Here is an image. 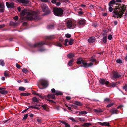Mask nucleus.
I'll return each mask as SVG.
<instances>
[{"mask_svg": "<svg viewBox=\"0 0 127 127\" xmlns=\"http://www.w3.org/2000/svg\"><path fill=\"white\" fill-rule=\"evenodd\" d=\"M77 63L78 64H80L82 63L83 65H81V67L83 66L85 68H87L90 67L93 65V63H89L88 64V63L85 62V61L82 58H78L77 59Z\"/></svg>", "mask_w": 127, "mask_h": 127, "instance_id": "obj_5", "label": "nucleus"}, {"mask_svg": "<svg viewBox=\"0 0 127 127\" xmlns=\"http://www.w3.org/2000/svg\"><path fill=\"white\" fill-rule=\"evenodd\" d=\"M32 100L33 101L35 102H39V100H38L35 97H34L32 98Z\"/></svg>", "mask_w": 127, "mask_h": 127, "instance_id": "obj_31", "label": "nucleus"}, {"mask_svg": "<svg viewBox=\"0 0 127 127\" xmlns=\"http://www.w3.org/2000/svg\"><path fill=\"white\" fill-rule=\"evenodd\" d=\"M48 101H49L50 103H55V102L53 100H50V99H48Z\"/></svg>", "mask_w": 127, "mask_h": 127, "instance_id": "obj_60", "label": "nucleus"}, {"mask_svg": "<svg viewBox=\"0 0 127 127\" xmlns=\"http://www.w3.org/2000/svg\"><path fill=\"white\" fill-rule=\"evenodd\" d=\"M113 10L111 6H109V11L110 12H112Z\"/></svg>", "mask_w": 127, "mask_h": 127, "instance_id": "obj_54", "label": "nucleus"}, {"mask_svg": "<svg viewBox=\"0 0 127 127\" xmlns=\"http://www.w3.org/2000/svg\"><path fill=\"white\" fill-rule=\"evenodd\" d=\"M4 76L5 77H7L9 76V74L7 73V71H5L4 73Z\"/></svg>", "mask_w": 127, "mask_h": 127, "instance_id": "obj_51", "label": "nucleus"}, {"mask_svg": "<svg viewBox=\"0 0 127 127\" xmlns=\"http://www.w3.org/2000/svg\"><path fill=\"white\" fill-rule=\"evenodd\" d=\"M121 76L120 75L116 72L114 73L113 74V77L115 78H119L121 77Z\"/></svg>", "mask_w": 127, "mask_h": 127, "instance_id": "obj_21", "label": "nucleus"}, {"mask_svg": "<svg viewBox=\"0 0 127 127\" xmlns=\"http://www.w3.org/2000/svg\"><path fill=\"white\" fill-rule=\"evenodd\" d=\"M110 100L108 98H105L104 99V102L105 103H106V102H110Z\"/></svg>", "mask_w": 127, "mask_h": 127, "instance_id": "obj_36", "label": "nucleus"}, {"mask_svg": "<svg viewBox=\"0 0 127 127\" xmlns=\"http://www.w3.org/2000/svg\"><path fill=\"white\" fill-rule=\"evenodd\" d=\"M4 10V8H1V9H0V13H2L3 12Z\"/></svg>", "mask_w": 127, "mask_h": 127, "instance_id": "obj_53", "label": "nucleus"}, {"mask_svg": "<svg viewBox=\"0 0 127 127\" xmlns=\"http://www.w3.org/2000/svg\"><path fill=\"white\" fill-rule=\"evenodd\" d=\"M68 42V40L67 39H66L65 40V43L64 45L65 46H67V43Z\"/></svg>", "mask_w": 127, "mask_h": 127, "instance_id": "obj_47", "label": "nucleus"}, {"mask_svg": "<svg viewBox=\"0 0 127 127\" xmlns=\"http://www.w3.org/2000/svg\"><path fill=\"white\" fill-rule=\"evenodd\" d=\"M50 44L49 42L46 41L37 42L34 44H30V46L32 48L38 47L39 48L38 50V51L42 52L46 50V49L43 46L44 45H46L50 46Z\"/></svg>", "mask_w": 127, "mask_h": 127, "instance_id": "obj_3", "label": "nucleus"}, {"mask_svg": "<svg viewBox=\"0 0 127 127\" xmlns=\"http://www.w3.org/2000/svg\"><path fill=\"white\" fill-rule=\"evenodd\" d=\"M54 27V26L53 25H48L47 27V28L48 29H53Z\"/></svg>", "mask_w": 127, "mask_h": 127, "instance_id": "obj_35", "label": "nucleus"}, {"mask_svg": "<svg viewBox=\"0 0 127 127\" xmlns=\"http://www.w3.org/2000/svg\"><path fill=\"white\" fill-rule=\"evenodd\" d=\"M100 83L102 85H107L109 83V82L106 80V79H104L100 78L99 80Z\"/></svg>", "mask_w": 127, "mask_h": 127, "instance_id": "obj_11", "label": "nucleus"}, {"mask_svg": "<svg viewBox=\"0 0 127 127\" xmlns=\"http://www.w3.org/2000/svg\"><path fill=\"white\" fill-rule=\"evenodd\" d=\"M118 6L114 9L113 12V17H117V18H121L124 14V12L126 10V7L124 4H116Z\"/></svg>", "mask_w": 127, "mask_h": 127, "instance_id": "obj_2", "label": "nucleus"}, {"mask_svg": "<svg viewBox=\"0 0 127 127\" xmlns=\"http://www.w3.org/2000/svg\"><path fill=\"white\" fill-rule=\"evenodd\" d=\"M35 108V109H38V110H39L40 109V108L39 107H36V105H35L33 106H29V107L28 108V109L29 108Z\"/></svg>", "mask_w": 127, "mask_h": 127, "instance_id": "obj_33", "label": "nucleus"}, {"mask_svg": "<svg viewBox=\"0 0 127 127\" xmlns=\"http://www.w3.org/2000/svg\"><path fill=\"white\" fill-rule=\"evenodd\" d=\"M47 97L48 98H51L52 99H54L55 98V94H48Z\"/></svg>", "mask_w": 127, "mask_h": 127, "instance_id": "obj_15", "label": "nucleus"}, {"mask_svg": "<svg viewBox=\"0 0 127 127\" xmlns=\"http://www.w3.org/2000/svg\"><path fill=\"white\" fill-rule=\"evenodd\" d=\"M41 106L45 110L47 111H49V109L47 105L46 104H44V105H41Z\"/></svg>", "mask_w": 127, "mask_h": 127, "instance_id": "obj_18", "label": "nucleus"}, {"mask_svg": "<svg viewBox=\"0 0 127 127\" xmlns=\"http://www.w3.org/2000/svg\"><path fill=\"white\" fill-rule=\"evenodd\" d=\"M90 61L92 62H95L96 61V60L95 59L91 58L90 59Z\"/></svg>", "mask_w": 127, "mask_h": 127, "instance_id": "obj_59", "label": "nucleus"}, {"mask_svg": "<svg viewBox=\"0 0 127 127\" xmlns=\"http://www.w3.org/2000/svg\"><path fill=\"white\" fill-rule=\"evenodd\" d=\"M55 95H56L57 96L62 95H63V94L60 91H56V93Z\"/></svg>", "mask_w": 127, "mask_h": 127, "instance_id": "obj_22", "label": "nucleus"}, {"mask_svg": "<svg viewBox=\"0 0 127 127\" xmlns=\"http://www.w3.org/2000/svg\"><path fill=\"white\" fill-rule=\"evenodd\" d=\"M66 25L68 28H70L71 27L73 28L75 27L76 24L74 23L71 20H68L66 24Z\"/></svg>", "mask_w": 127, "mask_h": 127, "instance_id": "obj_9", "label": "nucleus"}, {"mask_svg": "<svg viewBox=\"0 0 127 127\" xmlns=\"http://www.w3.org/2000/svg\"><path fill=\"white\" fill-rule=\"evenodd\" d=\"M66 99L68 100H70L71 99V97L69 96H66Z\"/></svg>", "mask_w": 127, "mask_h": 127, "instance_id": "obj_62", "label": "nucleus"}, {"mask_svg": "<svg viewBox=\"0 0 127 127\" xmlns=\"http://www.w3.org/2000/svg\"><path fill=\"white\" fill-rule=\"evenodd\" d=\"M78 119L79 120L83 122L85 121V119L83 118H79Z\"/></svg>", "mask_w": 127, "mask_h": 127, "instance_id": "obj_48", "label": "nucleus"}, {"mask_svg": "<svg viewBox=\"0 0 127 127\" xmlns=\"http://www.w3.org/2000/svg\"><path fill=\"white\" fill-rule=\"evenodd\" d=\"M116 62L120 64L122 63V60L120 59H118L116 60Z\"/></svg>", "mask_w": 127, "mask_h": 127, "instance_id": "obj_50", "label": "nucleus"}, {"mask_svg": "<svg viewBox=\"0 0 127 127\" xmlns=\"http://www.w3.org/2000/svg\"><path fill=\"white\" fill-rule=\"evenodd\" d=\"M39 84L38 86L39 89H42L46 88L48 85V81L45 79H42L39 81Z\"/></svg>", "mask_w": 127, "mask_h": 127, "instance_id": "obj_6", "label": "nucleus"}, {"mask_svg": "<svg viewBox=\"0 0 127 127\" xmlns=\"http://www.w3.org/2000/svg\"><path fill=\"white\" fill-rule=\"evenodd\" d=\"M0 65L2 66H3L5 65V63L4 61L2 60H0Z\"/></svg>", "mask_w": 127, "mask_h": 127, "instance_id": "obj_29", "label": "nucleus"}, {"mask_svg": "<svg viewBox=\"0 0 127 127\" xmlns=\"http://www.w3.org/2000/svg\"><path fill=\"white\" fill-rule=\"evenodd\" d=\"M10 24L11 25L15 26L17 25V24L15 23L12 22L10 23Z\"/></svg>", "mask_w": 127, "mask_h": 127, "instance_id": "obj_49", "label": "nucleus"}, {"mask_svg": "<svg viewBox=\"0 0 127 127\" xmlns=\"http://www.w3.org/2000/svg\"><path fill=\"white\" fill-rule=\"evenodd\" d=\"M51 92L53 94L55 93H56V91L54 88L52 89L51 90Z\"/></svg>", "mask_w": 127, "mask_h": 127, "instance_id": "obj_45", "label": "nucleus"}, {"mask_svg": "<svg viewBox=\"0 0 127 127\" xmlns=\"http://www.w3.org/2000/svg\"><path fill=\"white\" fill-rule=\"evenodd\" d=\"M123 89L125 90L127 92V84H126L123 87Z\"/></svg>", "mask_w": 127, "mask_h": 127, "instance_id": "obj_40", "label": "nucleus"}, {"mask_svg": "<svg viewBox=\"0 0 127 127\" xmlns=\"http://www.w3.org/2000/svg\"><path fill=\"white\" fill-rule=\"evenodd\" d=\"M112 38V36L110 34L108 35V39L109 40H111Z\"/></svg>", "mask_w": 127, "mask_h": 127, "instance_id": "obj_57", "label": "nucleus"}, {"mask_svg": "<svg viewBox=\"0 0 127 127\" xmlns=\"http://www.w3.org/2000/svg\"><path fill=\"white\" fill-rule=\"evenodd\" d=\"M114 104V103H110L109 104L107 105L106 107L108 108L112 106Z\"/></svg>", "mask_w": 127, "mask_h": 127, "instance_id": "obj_44", "label": "nucleus"}, {"mask_svg": "<svg viewBox=\"0 0 127 127\" xmlns=\"http://www.w3.org/2000/svg\"><path fill=\"white\" fill-rule=\"evenodd\" d=\"M86 21L84 19H81L79 21V24L82 25H85Z\"/></svg>", "mask_w": 127, "mask_h": 127, "instance_id": "obj_20", "label": "nucleus"}, {"mask_svg": "<svg viewBox=\"0 0 127 127\" xmlns=\"http://www.w3.org/2000/svg\"><path fill=\"white\" fill-rule=\"evenodd\" d=\"M22 71L23 73H26L28 72V70L25 68H24L22 70Z\"/></svg>", "mask_w": 127, "mask_h": 127, "instance_id": "obj_43", "label": "nucleus"}, {"mask_svg": "<svg viewBox=\"0 0 127 127\" xmlns=\"http://www.w3.org/2000/svg\"><path fill=\"white\" fill-rule=\"evenodd\" d=\"M16 67H17L18 69L20 68V65L18 64H16Z\"/></svg>", "mask_w": 127, "mask_h": 127, "instance_id": "obj_55", "label": "nucleus"}, {"mask_svg": "<svg viewBox=\"0 0 127 127\" xmlns=\"http://www.w3.org/2000/svg\"><path fill=\"white\" fill-rule=\"evenodd\" d=\"M98 123L100 124V125L103 126H110V124L109 123L107 122H105L103 123H101V122H98Z\"/></svg>", "mask_w": 127, "mask_h": 127, "instance_id": "obj_13", "label": "nucleus"}, {"mask_svg": "<svg viewBox=\"0 0 127 127\" xmlns=\"http://www.w3.org/2000/svg\"><path fill=\"white\" fill-rule=\"evenodd\" d=\"M110 112L111 113V114H117L118 113V110L115 108H113L111 109L110 111Z\"/></svg>", "mask_w": 127, "mask_h": 127, "instance_id": "obj_14", "label": "nucleus"}, {"mask_svg": "<svg viewBox=\"0 0 127 127\" xmlns=\"http://www.w3.org/2000/svg\"><path fill=\"white\" fill-rule=\"evenodd\" d=\"M56 45L60 47H61L62 46V44L58 42L56 43Z\"/></svg>", "mask_w": 127, "mask_h": 127, "instance_id": "obj_42", "label": "nucleus"}, {"mask_svg": "<svg viewBox=\"0 0 127 127\" xmlns=\"http://www.w3.org/2000/svg\"><path fill=\"white\" fill-rule=\"evenodd\" d=\"M18 17L17 16H15L14 18L13 19L16 21H17L18 20Z\"/></svg>", "mask_w": 127, "mask_h": 127, "instance_id": "obj_61", "label": "nucleus"}, {"mask_svg": "<svg viewBox=\"0 0 127 127\" xmlns=\"http://www.w3.org/2000/svg\"><path fill=\"white\" fill-rule=\"evenodd\" d=\"M4 8V5L1 3H0V8Z\"/></svg>", "mask_w": 127, "mask_h": 127, "instance_id": "obj_52", "label": "nucleus"}, {"mask_svg": "<svg viewBox=\"0 0 127 127\" xmlns=\"http://www.w3.org/2000/svg\"><path fill=\"white\" fill-rule=\"evenodd\" d=\"M65 36L66 37L68 38H70L71 37V35L70 34L68 33L66 34Z\"/></svg>", "mask_w": 127, "mask_h": 127, "instance_id": "obj_46", "label": "nucleus"}, {"mask_svg": "<svg viewBox=\"0 0 127 127\" xmlns=\"http://www.w3.org/2000/svg\"><path fill=\"white\" fill-rule=\"evenodd\" d=\"M73 41L74 40L73 39H71L69 41V44L70 45H72Z\"/></svg>", "mask_w": 127, "mask_h": 127, "instance_id": "obj_41", "label": "nucleus"}, {"mask_svg": "<svg viewBox=\"0 0 127 127\" xmlns=\"http://www.w3.org/2000/svg\"><path fill=\"white\" fill-rule=\"evenodd\" d=\"M63 10L61 8L54 7L53 8V12L55 15L57 16H61L63 13Z\"/></svg>", "mask_w": 127, "mask_h": 127, "instance_id": "obj_7", "label": "nucleus"}, {"mask_svg": "<svg viewBox=\"0 0 127 127\" xmlns=\"http://www.w3.org/2000/svg\"><path fill=\"white\" fill-rule=\"evenodd\" d=\"M74 104L76 105L79 106H81L82 105V104L81 103L77 101L75 102Z\"/></svg>", "mask_w": 127, "mask_h": 127, "instance_id": "obj_30", "label": "nucleus"}, {"mask_svg": "<svg viewBox=\"0 0 127 127\" xmlns=\"http://www.w3.org/2000/svg\"><path fill=\"white\" fill-rule=\"evenodd\" d=\"M107 86L110 87H114L116 86L115 84H114V82H112L111 83L109 84Z\"/></svg>", "mask_w": 127, "mask_h": 127, "instance_id": "obj_27", "label": "nucleus"}, {"mask_svg": "<svg viewBox=\"0 0 127 127\" xmlns=\"http://www.w3.org/2000/svg\"><path fill=\"white\" fill-rule=\"evenodd\" d=\"M5 26V25L4 24L0 25V29L3 28Z\"/></svg>", "mask_w": 127, "mask_h": 127, "instance_id": "obj_63", "label": "nucleus"}, {"mask_svg": "<svg viewBox=\"0 0 127 127\" xmlns=\"http://www.w3.org/2000/svg\"><path fill=\"white\" fill-rule=\"evenodd\" d=\"M91 125V123H84L82 125V126H83L88 127L89 126Z\"/></svg>", "mask_w": 127, "mask_h": 127, "instance_id": "obj_32", "label": "nucleus"}, {"mask_svg": "<svg viewBox=\"0 0 127 127\" xmlns=\"http://www.w3.org/2000/svg\"><path fill=\"white\" fill-rule=\"evenodd\" d=\"M96 40L95 38L92 37L90 38L88 40V41L89 43H92L94 42Z\"/></svg>", "mask_w": 127, "mask_h": 127, "instance_id": "obj_16", "label": "nucleus"}, {"mask_svg": "<svg viewBox=\"0 0 127 127\" xmlns=\"http://www.w3.org/2000/svg\"><path fill=\"white\" fill-rule=\"evenodd\" d=\"M28 114H27L24 115L22 119L23 120H25L27 118L28 116Z\"/></svg>", "mask_w": 127, "mask_h": 127, "instance_id": "obj_38", "label": "nucleus"}, {"mask_svg": "<svg viewBox=\"0 0 127 127\" xmlns=\"http://www.w3.org/2000/svg\"><path fill=\"white\" fill-rule=\"evenodd\" d=\"M74 60L73 59H72L70 60L68 62V65L69 66L72 65V64L73 63Z\"/></svg>", "mask_w": 127, "mask_h": 127, "instance_id": "obj_28", "label": "nucleus"}, {"mask_svg": "<svg viewBox=\"0 0 127 127\" xmlns=\"http://www.w3.org/2000/svg\"><path fill=\"white\" fill-rule=\"evenodd\" d=\"M41 6L43 11L45 12L43 15H46L51 13L50 10L48 9L46 4H42L41 5Z\"/></svg>", "mask_w": 127, "mask_h": 127, "instance_id": "obj_8", "label": "nucleus"}, {"mask_svg": "<svg viewBox=\"0 0 127 127\" xmlns=\"http://www.w3.org/2000/svg\"><path fill=\"white\" fill-rule=\"evenodd\" d=\"M103 109L100 108L94 109V111L95 112L98 113L102 112H103Z\"/></svg>", "mask_w": 127, "mask_h": 127, "instance_id": "obj_17", "label": "nucleus"}, {"mask_svg": "<svg viewBox=\"0 0 127 127\" xmlns=\"http://www.w3.org/2000/svg\"><path fill=\"white\" fill-rule=\"evenodd\" d=\"M59 122L61 123H62L63 124H64V125H65V123H66V122H65L64 121H61V120H59Z\"/></svg>", "mask_w": 127, "mask_h": 127, "instance_id": "obj_64", "label": "nucleus"}, {"mask_svg": "<svg viewBox=\"0 0 127 127\" xmlns=\"http://www.w3.org/2000/svg\"><path fill=\"white\" fill-rule=\"evenodd\" d=\"M55 38L54 35H50L46 37V39L51 40Z\"/></svg>", "mask_w": 127, "mask_h": 127, "instance_id": "obj_19", "label": "nucleus"}, {"mask_svg": "<svg viewBox=\"0 0 127 127\" xmlns=\"http://www.w3.org/2000/svg\"><path fill=\"white\" fill-rule=\"evenodd\" d=\"M19 90L21 91H24L25 90V88L23 87H20L19 88Z\"/></svg>", "mask_w": 127, "mask_h": 127, "instance_id": "obj_39", "label": "nucleus"}, {"mask_svg": "<svg viewBox=\"0 0 127 127\" xmlns=\"http://www.w3.org/2000/svg\"><path fill=\"white\" fill-rule=\"evenodd\" d=\"M88 112L85 111H81L79 112V114L80 115H82L84 114H87Z\"/></svg>", "mask_w": 127, "mask_h": 127, "instance_id": "obj_37", "label": "nucleus"}, {"mask_svg": "<svg viewBox=\"0 0 127 127\" xmlns=\"http://www.w3.org/2000/svg\"><path fill=\"white\" fill-rule=\"evenodd\" d=\"M65 125V126L64 127H70V126L69 124H68L67 123H66L64 125Z\"/></svg>", "mask_w": 127, "mask_h": 127, "instance_id": "obj_56", "label": "nucleus"}, {"mask_svg": "<svg viewBox=\"0 0 127 127\" xmlns=\"http://www.w3.org/2000/svg\"><path fill=\"white\" fill-rule=\"evenodd\" d=\"M107 36H104L103 38L102 41L103 42L105 43L107 42Z\"/></svg>", "mask_w": 127, "mask_h": 127, "instance_id": "obj_34", "label": "nucleus"}, {"mask_svg": "<svg viewBox=\"0 0 127 127\" xmlns=\"http://www.w3.org/2000/svg\"><path fill=\"white\" fill-rule=\"evenodd\" d=\"M25 14L27 16L24 17H23L22 20L26 19L31 21L39 20L41 19L40 17L38 15V13L34 11L30 13L27 12L25 9H24L21 12L20 15L23 16Z\"/></svg>", "mask_w": 127, "mask_h": 127, "instance_id": "obj_1", "label": "nucleus"}, {"mask_svg": "<svg viewBox=\"0 0 127 127\" xmlns=\"http://www.w3.org/2000/svg\"><path fill=\"white\" fill-rule=\"evenodd\" d=\"M16 2L20 3L24 5H28L31 4L29 0H16Z\"/></svg>", "mask_w": 127, "mask_h": 127, "instance_id": "obj_10", "label": "nucleus"}, {"mask_svg": "<svg viewBox=\"0 0 127 127\" xmlns=\"http://www.w3.org/2000/svg\"><path fill=\"white\" fill-rule=\"evenodd\" d=\"M0 93L2 95H5L7 94L8 92L6 90H3L1 91H0Z\"/></svg>", "mask_w": 127, "mask_h": 127, "instance_id": "obj_26", "label": "nucleus"}, {"mask_svg": "<svg viewBox=\"0 0 127 127\" xmlns=\"http://www.w3.org/2000/svg\"><path fill=\"white\" fill-rule=\"evenodd\" d=\"M77 63L78 64H80L82 63L83 65H81V67L83 66L85 68H87L90 67L93 65V63H89L88 64V63L85 62V61L82 58H78L77 59Z\"/></svg>", "mask_w": 127, "mask_h": 127, "instance_id": "obj_4", "label": "nucleus"}, {"mask_svg": "<svg viewBox=\"0 0 127 127\" xmlns=\"http://www.w3.org/2000/svg\"><path fill=\"white\" fill-rule=\"evenodd\" d=\"M37 122L39 123H41L42 121L41 119L38 118L37 119Z\"/></svg>", "mask_w": 127, "mask_h": 127, "instance_id": "obj_58", "label": "nucleus"}, {"mask_svg": "<svg viewBox=\"0 0 127 127\" xmlns=\"http://www.w3.org/2000/svg\"><path fill=\"white\" fill-rule=\"evenodd\" d=\"M116 2L115 0H111L109 3V5L110 6H113L112 5L115 4Z\"/></svg>", "mask_w": 127, "mask_h": 127, "instance_id": "obj_25", "label": "nucleus"}, {"mask_svg": "<svg viewBox=\"0 0 127 127\" xmlns=\"http://www.w3.org/2000/svg\"><path fill=\"white\" fill-rule=\"evenodd\" d=\"M30 94L29 93H21L20 94L21 96H27L29 95Z\"/></svg>", "mask_w": 127, "mask_h": 127, "instance_id": "obj_23", "label": "nucleus"}, {"mask_svg": "<svg viewBox=\"0 0 127 127\" xmlns=\"http://www.w3.org/2000/svg\"><path fill=\"white\" fill-rule=\"evenodd\" d=\"M67 57L69 58H71L74 57V55L73 53H70L68 54L67 55Z\"/></svg>", "mask_w": 127, "mask_h": 127, "instance_id": "obj_24", "label": "nucleus"}, {"mask_svg": "<svg viewBox=\"0 0 127 127\" xmlns=\"http://www.w3.org/2000/svg\"><path fill=\"white\" fill-rule=\"evenodd\" d=\"M6 5L8 8H13L14 7V3L13 2L9 3L8 2H6Z\"/></svg>", "mask_w": 127, "mask_h": 127, "instance_id": "obj_12", "label": "nucleus"}]
</instances>
